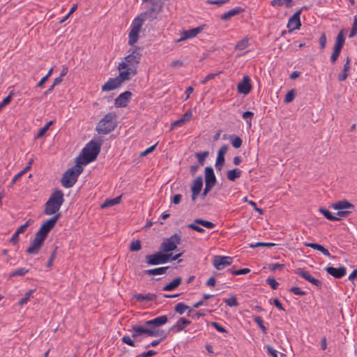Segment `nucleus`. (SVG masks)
Masks as SVG:
<instances>
[{
    "label": "nucleus",
    "instance_id": "obj_52",
    "mask_svg": "<svg viewBox=\"0 0 357 357\" xmlns=\"http://www.w3.org/2000/svg\"><path fill=\"white\" fill-rule=\"evenodd\" d=\"M296 93L294 89H291V91H288L287 93L285 95L284 101L287 103H289L293 101V100L295 98Z\"/></svg>",
    "mask_w": 357,
    "mask_h": 357
},
{
    "label": "nucleus",
    "instance_id": "obj_20",
    "mask_svg": "<svg viewBox=\"0 0 357 357\" xmlns=\"http://www.w3.org/2000/svg\"><path fill=\"white\" fill-rule=\"evenodd\" d=\"M326 272L335 278L340 279L344 277L347 273V269L345 267L335 268L333 266H328L326 268Z\"/></svg>",
    "mask_w": 357,
    "mask_h": 357
},
{
    "label": "nucleus",
    "instance_id": "obj_25",
    "mask_svg": "<svg viewBox=\"0 0 357 357\" xmlns=\"http://www.w3.org/2000/svg\"><path fill=\"white\" fill-rule=\"evenodd\" d=\"M191 324V321L185 317H180L176 323L169 328V331H174L175 332H181L185 328Z\"/></svg>",
    "mask_w": 357,
    "mask_h": 357
},
{
    "label": "nucleus",
    "instance_id": "obj_55",
    "mask_svg": "<svg viewBox=\"0 0 357 357\" xmlns=\"http://www.w3.org/2000/svg\"><path fill=\"white\" fill-rule=\"evenodd\" d=\"M289 291L291 292H292L293 294H294L295 295H298V296H305V295H306V292L305 291L301 290L298 287H292L289 289Z\"/></svg>",
    "mask_w": 357,
    "mask_h": 357
},
{
    "label": "nucleus",
    "instance_id": "obj_53",
    "mask_svg": "<svg viewBox=\"0 0 357 357\" xmlns=\"http://www.w3.org/2000/svg\"><path fill=\"white\" fill-rule=\"evenodd\" d=\"M275 245V243H263V242H258L255 244L250 245V248H257V247H268L271 248Z\"/></svg>",
    "mask_w": 357,
    "mask_h": 357
},
{
    "label": "nucleus",
    "instance_id": "obj_60",
    "mask_svg": "<svg viewBox=\"0 0 357 357\" xmlns=\"http://www.w3.org/2000/svg\"><path fill=\"white\" fill-rule=\"evenodd\" d=\"M188 227L190 228V229H192L197 232H199V233H204L205 232V229H203L202 227L197 225L196 223H190L188 225Z\"/></svg>",
    "mask_w": 357,
    "mask_h": 357
},
{
    "label": "nucleus",
    "instance_id": "obj_23",
    "mask_svg": "<svg viewBox=\"0 0 357 357\" xmlns=\"http://www.w3.org/2000/svg\"><path fill=\"white\" fill-rule=\"evenodd\" d=\"M124 69L125 70L120 71L119 75L117 76L121 84H123L125 81L130 80V75H135L137 74L136 68L130 67Z\"/></svg>",
    "mask_w": 357,
    "mask_h": 357
},
{
    "label": "nucleus",
    "instance_id": "obj_19",
    "mask_svg": "<svg viewBox=\"0 0 357 357\" xmlns=\"http://www.w3.org/2000/svg\"><path fill=\"white\" fill-rule=\"evenodd\" d=\"M203 187V179L201 176H198L193 182L191 187L192 199L195 201L197 197L200 194Z\"/></svg>",
    "mask_w": 357,
    "mask_h": 357
},
{
    "label": "nucleus",
    "instance_id": "obj_11",
    "mask_svg": "<svg viewBox=\"0 0 357 357\" xmlns=\"http://www.w3.org/2000/svg\"><path fill=\"white\" fill-rule=\"evenodd\" d=\"M344 42L345 38L344 36V30H341L336 38L333 51L331 56V61L332 63H335L337 60L340 54L342 48L343 47V45L344 44Z\"/></svg>",
    "mask_w": 357,
    "mask_h": 357
},
{
    "label": "nucleus",
    "instance_id": "obj_56",
    "mask_svg": "<svg viewBox=\"0 0 357 357\" xmlns=\"http://www.w3.org/2000/svg\"><path fill=\"white\" fill-rule=\"evenodd\" d=\"M31 222V220H29L28 221H26L24 225H22V226H20L16 231L15 232L17 234H18L19 235L20 234H22L25 231V230L26 229V228L30 225V223Z\"/></svg>",
    "mask_w": 357,
    "mask_h": 357
},
{
    "label": "nucleus",
    "instance_id": "obj_2",
    "mask_svg": "<svg viewBox=\"0 0 357 357\" xmlns=\"http://www.w3.org/2000/svg\"><path fill=\"white\" fill-rule=\"evenodd\" d=\"M64 195L61 190H56L45 204L44 213L47 215H56L64 202Z\"/></svg>",
    "mask_w": 357,
    "mask_h": 357
},
{
    "label": "nucleus",
    "instance_id": "obj_45",
    "mask_svg": "<svg viewBox=\"0 0 357 357\" xmlns=\"http://www.w3.org/2000/svg\"><path fill=\"white\" fill-rule=\"evenodd\" d=\"M225 160L224 156L218 155L217 158H216L215 165V169L218 171H221L225 165Z\"/></svg>",
    "mask_w": 357,
    "mask_h": 357
},
{
    "label": "nucleus",
    "instance_id": "obj_54",
    "mask_svg": "<svg viewBox=\"0 0 357 357\" xmlns=\"http://www.w3.org/2000/svg\"><path fill=\"white\" fill-rule=\"evenodd\" d=\"M266 283L270 285L273 289H277L279 286V283L273 278H267Z\"/></svg>",
    "mask_w": 357,
    "mask_h": 357
},
{
    "label": "nucleus",
    "instance_id": "obj_7",
    "mask_svg": "<svg viewBox=\"0 0 357 357\" xmlns=\"http://www.w3.org/2000/svg\"><path fill=\"white\" fill-rule=\"evenodd\" d=\"M181 236L177 234H174L169 238H165L160 244L159 249L164 253L168 254V252L175 250L177 245L181 243Z\"/></svg>",
    "mask_w": 357,
    "mask_h": 357
},
{
    "label": "nucleus",
    "instance_id": "obj_4",
    "mask_svg": "<svg viewBox=\"0 0 357 357\" xmlns=\"http://www.w3.org/2000/svg\"><path fill=\"white\" fill-rule=\"evenodd\" d=\"M132 334L131 337L135 339L137 341H140L139 338L143 334L146 335L149 337H160V339L162 340L165 339L167 333L163 330H158L155 328H146L145 326L141 325H133L132 326Z\"/></svg>",
    "mask_w": 357,
    "mask_h": 357
},
{
    "label": "nucleus",
    "instance_id": "obj_37",
    "mask_svg": "<svg viewBox=\"0 0 357 357\" xmlns=\"http://www.w3.org/2000/svg\"><path fill=\"white\" fill-rule=\"evenodd\" d=\"M121 199V196L116 197L114 199H107L102 205V208H105L107 207L113 206L119 203H120Z\"/></svg>",
    "mask_w": 357,
    "mask_h": 357
},
{
    "label": "nucleus",
    "instance_id": "obj_43",
    "mask_svg": "<svg viewBox=\"0 0 357 357\" xmlns=\"http://www.w3.org/2000/svg\"><path fill=\"white\" fill-rule=\"evenodd\" d=\"M139 33L138 32H135L133 31H130L129 33V40H128V44L130 45H133L135 43H136L139 39Z\"/></svg>",
    "mask_w": 357,
    "mask_h": 357
},
{
    "label": "nucleus",
    "instance_id": "obj_9",
    "mask_svg": "<svg viewBox=\"0 0 357 357\" xmlns=\"http://www.w3.org/2000/svg\"><path fill=\"white\" fill-rule=\"evenodd\" d=\"M61 216V213L54 215L51 218L46 220L40 227L38 231L36 233L38 236L46 239L50 231L54 227L56 222Z\"/></svg>",
    "mask_w": 357,
    "mask_h": 357
},
{
    "label": "nucleus",
    "instance_id": "obj_30",
    "mask_svg": "<svg viewBox=\"0 0 357 357\" xmlns=\"http://www.w3.org/2000/svg\"><path fill=\"white\" fill-rule=\"evenodd\" d=\"M305 245L312 249L317 250L324 254L325 256L331 257L329 251L320 244L314 243H305Z\"/></svg>",
    "mask_w": 357,
    "mask_h": 357
},
{
    "label": "nucleus",
    "instance_id": "obj_24",
    "mask_svg": "<svg viewBox=\"0 0 357 357\" xmlns=\"http://www.w3.org/2000/svg\"><path fill=\"white\" fill-rule=\"evenodd\" d=\"M203 30L202 26H197L196 28H193L192 29L184 31L183 32V35L181 38L177 40V42H181L182 40H186L188 38H192L195 37L197 34H199Z\"/></svg>",
    "mask_w": 357,
    "mask_h": 357
},
{
    "label": "nucleus",
    "instance_id": "obj_39",
    "mask_svg": "<svg viewBox=\"0 0 357 357\" xmlns=\"http://www.w3.org/2000/svg\"><path fill=\"white\" fill-rule=\"evenodd\" d=\"M187 309L190 307L183 303H178L174 307L175 312L180 315L183 314Z\"/></svg>",
    "mask_w": 357,
    "mask_h": 357
},
{
    "label": "nucleus",
    "instance_id": "obj_59",
    "mask_svg": "<svg viewBox=\"0 0 357 357\" xmlns=\"http://www.w3.org/2000/svg\"><path fill=\"white\" fill-rule=\"evenodd\" d=\"M211 326H213L220 333H228L227 331L218 322L212 321Z\"/></svg>",
    "mask_w": 357,
    "mask_h": 357
},
{
    "label": "nucleus",
    "instance_id": "obj_44",
    "mask_svg": "<svg viewBox=\"0 0 357 357\" xmlns=\"http://www.w3.org/2000/svg\"><path fill=\"white\" fill-rule=\"evenodd\" d=\"M208 155V151L199 152L195 153V156L198 160L199 165H203L205 158Z\"/></svg>",
    "mask_w": 357,
    "mask_h": 357
},
{
    "label": "nucleus",
    "instance_id": "obj_6",
    "mask_svg": "<svg viewBox=\"0 0 357 357\" xmlns=\"http://www.w3.org/2000/svg\"><path fill=\"white\" fill-rule=\"evenodd\" d=\"M131 52L124 57V61L119 63L118 69L119 70L124 68L133 67L135 64L139 63L142 54L139 52V48L135 46L133 49L130 50Z\"/></svg>",
    "mask_w": 357,
    "mask_h": 357
},
{
    "label": "nucleus",
    "instance_id": "obj_40",
    "mask_svg": "<svg viewBox=\"0 0 357 357\" xmlns=\"http://www.w3.org/2000/svg\"><path fill=\"white\" fill-rule=\"evenodd\" d=\"M29 272V269L25 268H19L13 271L9 274V278H13L17 276H23Z\"/></svg>",
    "mask_w": 357,
    "mask_h": 357
},
{
    "label": "nucleus",
    "instance_id": "obj_15",
    "mask_svg": "<svg viewBox=\"0 0 357 357\" xmlns=\"http://www.w3.org/2000/svg\"><path fill=\"white\" fill-rule=\"evenodd\" d=\"M295 273L301 276L303 278L310 282L311 284H314L319 289L321 288L322 282L312 277L307 271H305L303 268H297L295 270Z\"/></svg>",
    "mask_w": 357,
    "mask_h": 357
},
{
    "label": "nucleus",
    "instance_id": "obj_50",
    "mask_svg": "<svg viewBox=\"0 0 357 357\" xmlns=\"http://www.w3.org/2000/svg\"><path fill=\"white\" fill-rule=\"evenodd\" d=\"M142 245L139 240L134 241L130 243V250L131 251H138L141 250Z\"/></svg>",
    "mask_w": 357,
    "mask_h": 357
},
{
    "label": "nucleus",
    "instance_id": "obj_12",
    "mask_svg": "<svg viewBox=\"0 0 357 357\" xmlns=\"http://www.w3.org/2000/svg\"><path fill=\"white\" fill-rule=\"evenodd\" d=\"M45 240V238L40 236H38V234H36L31 245L26 249V252L29 255L38 254L43 246Z\"/></svg>",
    "mask_w": 357,
    "mask_h": 357
},
{
    "label": "nucleus",
    "instance_id": "obj_38",
    "mask_svg": "<svg viewBox=\"0 0 357 357\" xmlns=\"http://www.w3.org/2000/svg\"><path fill=\"white\" fill-rule=\"evenodd\" d=\"M195 223L200 225L207 229H213L215 227V225L212 222L203 220L202 218H196L194 220Z\"/></svg>",
    "mask_w": 357,
    "mask_h": 357
},
{
    "label": "nucleus",
    "instance_id": "obj_3",
    "mask_svg": "<svg viewBox=\"0 0 357 357\" xmlns=\"http://www.w3.org/2000/svg\"><path fill=\"white\" fill-rule=\"evenodd\" d=\"M116 114L115 112H109L98 123L96 130L99 135H107L116 127Z\"/></svg>",
    "mask_w": 357,
    "mask_h": 357
},
{
    "label": "nucleus",
    "instance_id": "obj_18",
    "mask_svg": "<svg viewBox=\"0 0 357 357\" xmlns=\"http://www.w3.org/2000/svg\"><path fill=\"white\" fill-rule=\"evenodd\" d=\"M238 91L245 95L248 94L252 89L249 76H244L242 81L238 84Z\"/></svg>",
    "mask_w": 357,
    "mask_h": 357
},
{
    "label": "nucleus",
    "instance_id": "obj_13",
    "mask_svg": "<svg viewBox=\"0 0 357 357\" xmlns=\"http://www.w3.org/2000/svg\"><path fill=\"white\" fill-rule=\"evenodd\" d=\"M231 263L232 258L230 257L216 255L213 260V265L217 270H222L225 267L231 265Z\"/></svg>",
    "mask_w": 357,
    "mask_h": 357
},
{
    "label": "nucleus",
    "instance_id": "obj_46",
    "mask_svg": "<svg viewBox=\"0 0 357 357\" xmlns=\"http://www.w3.org/2000/svg\"><path fill=\"white\" fill-rule=\"evenodd\" d=\"M248 45V39L243 38L241 40L238 41L235 45V48L239 50H245Z\"/></svg>",
    "mask_w": 357,
    "mask_h": 357
},
{
    "label": "nucleus",
    "instance_id": "obj_14",
    "mask_svg": "<svg viewBox=\"0 0 357 357\" xmlns=\"http://www.w3.org/2000/svg\"><path fill=\"white\" fill-rule=\"evenodd\" d=\"M168 322V318L166 315L157 317L153 319L146 321L144 325L146 328H155L166 324Z\"/></svg>",
    "mask_w": 357,
    "mask_h": 357
},
{
    "label": "nucleus",
    "instance_id": "obj_10",
    "mask_svg": "<svg viewBox=\"0 0 357 357\" xmlns=\"http://www.w3.org/2000/svg\"><path fill=\"white\" fill-rule=\"evenodd\" d=\"M162 3L160 0H153L146 11L141 13L140 15L145 20L150 19V20H153L157 17L158 14L162 10Z\"/></svg>",
    "mask_w": 357,
    "mask_h": 357
},
{
    "label": "nucleus",
    "instance_id": "obj_34",
    "mask_svg": "<svg viewBox=\"0 0 357 357\" xmlns=\"http://www.w3.org/2000/svg\"><path fill=\"white\" fill-rule=\"evenodd\" d=\"M241 170L236 168L231 170H229L227 173V177L229 181H234L236 179L241 177Z\"/></svg>",
    "mask_w": 357,
    "mask_h": 357
},
{
    "label": "nucleus",
    "instance_id": "obj_63",
    "mask_svg": "<svg viewBox=\"0 0 357 357\" xmlns=\"http://www.w3.org/2000/svg\"><path fill=\"white\" fill-rule=\"evenodd\" d=\"M284 267V264H271L268 265V268L271 271H275L277 269H282Z\"/></svg>",
    "mask_w": 357,
    "mask_h": 357
},
{
    "label": "nucleus",
    "instance_id": "obj_58",
    "mask_svg": "<svg viewBox=\"0 0 357 357\" xmlns=\"http://www.w3.org/2000/svg\"><path fill=\"white\" fill-rule=\"evenodd\" d=\"M122 342L130 347H135V342L131 337L128 335H124L122 337Z\"/></svg>",
    "mask_w": 357,
    "mask_h": 357
},
{
    "label": "nucleus",
    "instance_id": "obj_35",
    "mask_svg": "<svg viewBox=\"0 0 357 357\" xmlns=\"http://www.w3.org/2000/svg\"><path fill=\"white\" fill-rule=\"evenodd\" d=\"M271 4L273 6H282L285 5L287 8H291L293 6V0H272Z\"/></svg>",
    "mask_w": 357,
    "mask_h": 357
},
{
    "label": "nucleus",
    "instance_id": "obj_5",
    "mask_svg": "<svg viewBox=\"0 0 357 357\" xmlns=\"http://www.w3.org/2000/svg\"><path fill=\"white\" fill-rule=\"evenodd\" d=\"M81 165H82L77 163L63 174L61 183L64 188H71L76 183L78 176L83 172V167Z\"/></svg>",
    "mask_w": 357,
    "mask_h": 357
},
{
    "label": "nucleus",
    "instance_id": "obj_16",
    "mask_svg": "<svg viewBox=\"0 0 357 357\" xmlns=\"http://www.w3.org/2000/svg\"><path fill=\"white\" fill-rule=\"evenodd\" d=\"M302 9L297 10L289 20L287 23V28L289 29V31H292L296 29H299L301 23L300 20V15L301 13Z\"/></svg>",
    "mask_w": 357,
    "mask_h": 357
},
{
    "label": "nucleus",
    "instance_id": "obj_22",
    "mask_svg": "<svg viewBox=\"0 0 357 357\" xmlns=\"http://www.w3.org/2000/svg\"><path fill=\"white\" fill-rule=\"evenodd\" d=\"M216 183V177L211 167H205V185L213 187Z\"/></svg>",
    "mask_w": 357,
    "mask_h": 357
},
{
    "label": "nucleus",
    "instance_id": "obj_33",
    "mask_svg": "<svg viewBox=\"0 0 357 357\" xmlns=\"http://www.w3.org/2000/svg\"><path fill=\"white\" fill-rule=\"evenodd\" d=\"M169 268V266L160 267L153 269H148L144 271V274L148 275H162L166 273V271Z\"/></svg>",
    "mask_w": 357,
    "mask_h": 357
},
{
    "label": "nucleus",
    "instance_id": "obj_64",
    "mask_svg": "<svg viewBox=\"0 0 357 357\" xmlns=\"http://www.w3.org/2000/svg\"><path fill=\"white\" fill-rule=\"evenodd\" d=\"M157 354V352L154 350H149L146 352H143L137 357H151L152 356H154Z\"/></svg>",
    "mask_w": 357,
    "mask_h": 357
},
{
    "label": "nucleus",
    "instance_id": "obj_26",
    "mask_svg": "<svg viewBox=\"0 0 357 357\" xmlns=\"http://www.w3.org/2000/svg\"><path fill=\"white\" fill-rule=\"evenodd\" d=\"M245 9L242 7L237 6L234 8L233 9L229 10L227 13L220 15V19L223 21H227L231 19V17L239 15L241 13L244 12Z\"/></svg>",
    "mask_w": 357,
    "mask_h": 357
},
{
    "label": "nucleus",
    "instance_id": "obj_32",
    "mask_svg": "<svg viewBox=\"0 0 357 357\" xmlns=\"http://www.w3.org/2000/svg\"><path fill=\"white\" fill-rule=\"evenodd\" d=\"M134 297L137 299V301L142 302V301H155L157 296L154 294L149 293L147 294H135Z\"/></svg>",
    "mask_w": 357,
    "mask_h": 357
},
{
    "label": "nucleus",
    "instance_id": "obj_8",
    "mask_svg": "<svg viewBox=\"0 0 357 357\" xmlns=\"http://www.w3.org/2000/svg\"><path fill=\"white\" fill-rule=\"evenodd\" d=\"M171 256L172 254H166L160 250L153 255H146V263L150 266L163 264L169 261Z\"/></svg>",
    "mask_w": 357,
    "mask_h": 357
},
{
    "label": "nucleus",
    "instance_id": "obj_29",
    "mask_svg": "<svg viewBox=\"0 0 357 357\" xmlns=\"http://www.w3.org/2000/svg\"><path fill=\"white\" fill-rule=\"evenodd\" d=\"M145 20H146L143 17H142L140 15L139 16H137V17H135L132 22L130 31H133L139 33L141 28L142 26L143 22Z\"/></svg>",
    "mask_w": 357,
    "mask_h": 357
},
{
    "label": "nucleus",
    "instance_id": "obj_49",
    "mask_svg": "<svg viewBox=\"0 0 357 357\" xmlns=\"http://www.w3.org/2000/svg\"><path fill=\"white\" fill-rule=\"evenodd\" d=\"M225 303L229 307H237L239 305L235 296H231L229 298L225 299Z\"/></svg>",
    "mask_w": 357,
    "mask_h": 357
},
{
    "label": "nucleus",
    "instance_id": "obj_17",
    "mask_svg": "<svg viewBox=\"0 0 357 357\" xmlns=\"http://www.w3.org/2000/svg\"><path fill=\"white\" fill-rule=\"evenodd\" d=\"M132 96V93L129 91L121 93L116 99L114 105L116 107H125L128 105Z\"/></svg>",
    "mask_w": 357,
    "mask_h": 357
},
{
    "label": "nucleus",
    "instance_id": "obj_31",
    "mask_svg": "<svg viewBox=\"0 0 357 357\" xmlns=\"http://www.w3.org/2000/svg\"><path fill=\"white\" fill-rule=\"evenodd\" d=\"M182 282V278L181 277H177L174 280H173L169 283L167 284L163 287V291H173L176 289Z\"/></svg>",
    "mask_w": 357,
    "mask_h": 357
},
{
    "label": "nucleus",
    "instance_id": "obj_48",
    "mask_svg": "<svg viewBox=\"0 0 357 357\" xmlns=\"http://www.w3.org/2000/svg\"><path fill=\"white\" fill-rule=\"evenodd\" d=\"M357 34V15L354 17V23L350 31L349 38H354Z\"/></svg>",
    "mask_w": 357,
    "mask_h": 357
},
{
    "label": "nucleus",
    "instance_id": "obj_27",
    "mask_svg": "<svg viewBox=\"0 0 357 357\" xmlns=\"http://www.w3.org/2000/svg\"><path fill=\"white\" fill-rule=\"evenodd\" d=\"M332 208L335 210L349 209L354 211L355 206L347 200L344 199L333 204Z\"/></svg>",
    "mask_w": 357,
    "mask_h": 357
},
{
    "label": "nucleus",
    "instance_id": "obj_21",
    "mask_svg": "<svg viewBox=\"0 0 357 357\" xmlns=\"http://www.w3.org/2000/svg\"><path fill=\"white\" fill-rule=\"evenodd\" d=\"M121 81L117 77L114 78H109L108 81L102 86V91H109L114 90L121 86Z\"/></svg>",
    "mask_w": 357,
    "mask_h": 357
},
{
    "label": "nucleus",
    "instance_id": "obj_51",
    "mask_svg": "<svg viewBox=\"0 0 357 357\" xmlns=\"http://www.w3.org/2000/svg\"><path fill=\"white\" fill-rule=\"evenodd\" d=\"M253 116L254 113L250 111H246L243 114V118L246 121L250 126H251V121Z\"/></svg>",
    "mask_w": 357,
    "mask_h": 357
},
{
    "label": "nucleus",
    "instance_id": "obj_1",
    "mask_svg": "<svg viewBox=\"0 0 357 357\" xmlns=\"http://www.w3.org/2000/svg\"><path fill=\"white\" fill-rule=\"evenodd\" d=\"M102 143L103 139L101 137H98V141L91 140L77 158L76 162L86 165L94 161L100 152Z\"/></svg>",
    "mask_w": 357,
    "mask_h": 357
},
{
    "label": "nucleus",
    "instance_id": "obj_42",
    "mask_svg": "<svg viewBox=\"0 0 357 357\" xmlns=\"http://www.w3.org/2000/svg\"><path fill=\"white\" fill-rule=\"evenodd\" d=\"M253 320L259 326V327L261 328V330L262 331L263 333L264 334H267L268 329L264 326V321H263V319H261V317H260L259 316H255L253 317Z\"/></svg>",
    "mask_w": 357,
    "mask_h": 357
},
{
    "label": "nucleus",
    "instance_id": "obj_61",
    "mask_svg": "<svg viewBox=\"0 0 357 357\" xmlns=\"http://www.w3.org/2000/svg\"><path fill=\"white\" fill-rule=\"evenodd\" d=\"M266 351L269 356L271 357H278V351L271 346L267 345L266 347Z\"/></svg>",
    "mask_w": 357,
    "mask_h": 357
},
{
    "label": "nucleus",
    "instance_id": "obj_57",
    "mask_svg": "<svg viewBox=\"0 0 357 357\" xmlns=\"http://www.w3.org/2000/svg\"><path fill=\"white\" fill-rule=\"evenodd\" d=\"M222 72L220 71L217 73H211V74H208L207 76H206L202 81H201V84H205L207 82H208L209 80L211 79H214L217 75H218L219 74H220Z\"/></svg>",
    "mask_w": 357,
    "mask_h": 357
},
{
    "label": "nucleus",
    "instance_id": "obj_41",
    "mask_svg": "<svg viewBox=\"0 0 357 357\" xmlns=\"http://www.w3.org/2000/svg\"><path fill=\"white\" fill-rule=\"evenodd\" d=\"M229 138H230L231 143L232 146L235 149H238L241 146L243 141L239 137L236 136L234 135H231L229 137Z\"/></svg>",
    "mask_w": 357,
    "mask_h": 357
},
{
    "label": "nucleus",
    "instance_id": "obj_47",
    "mask_svg": "<svg viewBox=\"0 0 357 357\" xmlns=\"http://www.w3.org/2000/svg\"><path fill=\"white\" fill-rule=\"evenodd\" d=\"M34 290L30 289L28 292H26L23 298H22L19 301L18 304L20 305H23L26 304L29 300L31 296L33 294Z\"/></svg>",
    "mask_w": 357,
    "mask_h": 357
},
{
    "label": "nucleus",
    "instance_id": "obj_36",
    "mask_svg": "<svg viewBox=\"0 0 357 357\" xmlns=\"http://www.w3.org/2000/svg\"><path fill=\"white\" fill-rule=\"evenodd\" d=\"M319 211L328 220L332 221L340 220V218L333 215L328 209L325 208H319Z\"/></svg>",
    "mask_w": 357,
    "mask_h": 357
},
{
    "label": "nucleus",
    "instance_id": "obj_62",
    "mask_svg": "<svg viewBox=\"0 0 357 357\" xmlns=\"http://www.w3.org/2000/svg\"><path fill=\"white\" fill-rule=\"evenodd\" d=\"M319 43L320 45V48L321 50L324 49L326 47V36L324 33H322L319 39Z\"/></svg>",
    "mask_w": 357,
    "mask_h": 357
},
{
    "label": "nucleus",
    "instance_id": "obj_28",
    "mask_svg": "<svg viewBox=\"0 0 357 357\" xmlns=\"http://www.w3.org/2000/svg\"><path fill=\"white\" fill-rule=\"evenodd\" d=\"M350 62H351V59L349 56H347V59H346V62L344 65L343 69L341 71V73L338 75V77H337L338 81H340V82L344 81L348 77V76H349L348 72L349 71V70L351 68Z\"/></svg>",
    "mask_w": 357,
    "mask_h": 357
}]
</instances>
